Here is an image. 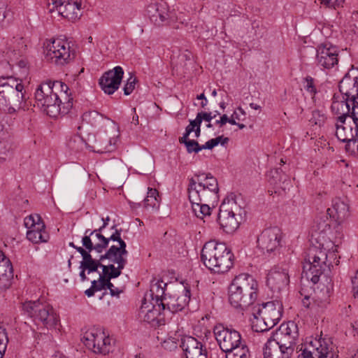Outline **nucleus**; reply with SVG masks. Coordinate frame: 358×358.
I'll return each instance as SVG.
<instances>
[{
  "mask_svg": "<svg viewBox=\"0 0 358 358\" xmlns=\"http://www.w3.org/2000/svg\"><path fill=\"white\" fill-rule=\"evenodd\" d=\"M345 358H358V346L353 345L348 348Z\"/></svg>",
  "mask_w": 358,
  "mask_h": 358,
  "instance_id": "obj_53",
  "label": "nucleus"
},
{
  "mask_svg": "<svg viewBox=\"0 0 358 358\" xmlns=\"http://www.w3.org/2000/svg\"><path fill=\"white\" fill-rule=\"evenodd\" d=\"M69 90V87L62 81L43 82L36 90L34 106L52 117L66 115L73 106V98Z\"/></svg>",
  "mask_w": 358,
  "mask_h": 358,
  "instance_id": "obj_1",
  "label": "nucleus"
},
{
  "mask_svg": "<svg viewBox=\"0 0 358 358\" xmlns=\"http://www.w3.org/2000/svg\"><path fill=\"white\" fill-rule=\"evenodd\" d=\"M167 284L162 280H157L155 282H152L150 286V300L149 301H153L155 299L158 300V303L162 302V299L165 295V288Z\"/></svg>",
  "mask_w": 358,
  "mask_h": 358,
  "instance_id": "obj_35",
  "label": "nucleus"
},
{
  "mask_svg": "<svg viewBox=\"0 0 358 358\" xmlns=\"http://www.w3.org/2000/svg\"><path fill=\"white\" fill-rule=\"evenodd\" d=\"M244 118H243L242 117H237V111H234L233 113V114L231 115V117H228V120L227 122H229V124H233V125H236L237 122H236V120H243Z\"/></svg>",
  "mask_w": 358,
  "mask_h": 358,
  "instance_id": "obj_59",
  "label": "nucleus"
},
{
  "mask_svg": "<svg viewBox=\"0 0 358 358\" xmlns=\"http://www.w3.org/2000/svg\"><path fill=\"white\" fill-rule=\"evenodd\" d=\"M304 87L310 93L313 92V80L310 76H307L304 80Z\"/></svg>",
  "mask_w": 358,
  "mask_h": 358,
  "instance_id": "obj_56",
  "label": "nucleus"
},
{
  "mask_svg": "<svg viewBox=\"0 0 358 358\" xmlns=\"http://www.w3.org/2000/svg\"><path fill=\"white\" fill-rule=\"evenodd\" d=\"M13 18V13L8 9L7 4L0 0V27H6Z\"/></svg>",
  "mask_w": 358,
  "mask_h": 358,
  "instance_id": "obj_37",
  "label": "nucleus"
},
{
  "mask_svg": "<svg viewBox=\"0 0 358 358\" xmlns=\"http://www.w3.org/2000/svg\"><path fill=\"white\" fill-rule=\"evenodd\" d=\"M13 276L11 263L3 252L0 250V292L10 287Z\"/></svg>",
  "mask_w": 358,
  "mask_h": 358,
  "instance_id": "obj_30",
  "label": "nucleus"
},
{
  "mask_svg": "<svg viewBox=\"0 0 358 358\" xmlns=\"http://www.w3.org/2000/svg\"><path fill=\"white\" fill-rule=\"evenodd\" d=\"M327 120L326 113L324 110H315V125L322 127Z\"/></svg>",
  "mask_w": 358,
  "mask_h": 358,
  "instance_id": "obj_46",
  "label": "nucleus"
},
{
  "mask_svg": "<svg viewBox=\"0 0 358 358\" xmlns=\"http://www.w3.org/2000/svg\"><path fill=\"white\" fill-rule=\"evenodd\" d=\"M302 273L301 277L300 294L303 296L302 308L297 316L303 322L309 323L312 321L311 303L313 301V262H311L310 249L303 255Z\"/></svg>",
  "mask_w": 358,
  "mask_h": 358,
  "instance_id": "obj_8",
  "label": "nucleus"
},
{
  "mask_svg": "<svg viewBox=\"0 0 358 358\" xmlns=\"http://www.w3.org/2000/svg\"><path fill=\"white\" fill-rule=\"evenodd\" d=\"M109 268L110 269L109 276H108L107 280L110 281V279L117 278L121 275V271L123 268H119V265L116 268L113 264H109Z\"/></svg>",
  "mask_w": 358,
  "mask_h": 358,
  "instance_id": "obj_51",
  "label": "nucleus"
},
{
  "mask_svg": "<svg viewBox=\"0 0 358 358\" xmlns=\"http://www.w3.org/2000/svg\"><path fill=\"white\" fill-rule=\"evenodd\" d=\"M82 244L85 248L79 249L83 257L81 266L90 271L96 269L99 263L94 259V257L103 255L108 246V239L101 234V229H87L82 238Z\"/></svg>",
  "mask_w": 358,
  "mask_h": 358,
  "instance_id": "obj_9",
  "label": "nucleus"
},
{
  "mask_svg": "<svg viewBox=\"0 0 358 358\" xmlns=\"http://www.w3.org/2000/svg\"><path fill=\"white\" fill-rule=\"evenodd\" d=\"M164 313L157 299H155L153 302L145 298L140 308L139 315L144 322L152 327H157L164 324V318L162 316Z\"/></svg>",
  "mask_w": 358,
  "mask_h": 358,
  "instance_id": "obj_21",
  "label": "nucleus"
},
{
  "mask_svg": "<svg viewBox=\"0 0 358 358\" xmlns=\"http://www.w3.org/2000/svg\"><path fill=\"white\" fill-rule=\"evenodd\" d=\"M352 289L355 297L358 298V271L352 279Z\"/></svg>",
  "mask_w": 358,
  "mask_h": 358,
  "instance_id": "obj_55",
  "label": "nucleus"
},
{
  "mask_svg": "<svg viewBox=\"0 0 358 358\" xmlns=\"http://www.w3.org/2000/svg\"><path fill=\"white\" fill-rule=\"evenodd\" d=\"M282 233L278 227L266 228L257 238V247L267 253L274 252L281 247Z\"/></svg>",
  "mask_w": 358,
  "mask_h": 358,
  "instance_id": "obj_20",
  "label": "nucleus"
},
{
  "mask_svg": "<svg viewBox=\"0 0 358 358\" xmlns=\"http://www.w3.org/2000/svg\"><path fill=\"white\" fill-rule=\"evenodd\" d=\"M268 181L271 185L285 190L289 187V178L280 168L271 169L268 174Z\"/></svg>",
  "mask_w": 358,
  "mask_h": 358,
  "instance_id": "obj_33",
  "label": "nucleus"
},
{
  "mask_svg": "<svg viewBox=\"0 0 358 358\" xmlns=\"http://www.w3.org/2000/svg\"><path fill=\"white\" fill-rule=\"evenodd\" d=\"M117 139L110 138L106 134H98L95 138L94 145H89L94 152L104 153L110 152L115 150Z\"/></svg>",
  "mask_w": 358,
  "mask_h": 358,
  "instance_id": "obj_31",
  "label": "nucleus"
},
{
  "mask_svg": "<svg viewBox=\"0 0 358 358\" xmlns=\"http://www.w3.org/2000/svg\"><path fill=\"white\" fill-rule=\"evenodd\" d=\"M283 313L281 301L273 300L252 306L251 313L256 320L255 331H264L273 328L280 320Z\"/></svg>",
  "mask_w": 358,
  "mask_h": 358,
  "instance_id": "obj_11",
  "label": "nucleus"
},
{
  "mask_svg": "<svg viewBox=\"0 0 358 358\" xmlns=\"http://www.w3.org/2000/svg\"><path fill=\"white\" fill-rule=\"evenodd\" d=\"M52 8L50 12L56 9L61 16L68 20H76L79 17L81 3L70 1L69 0H52Z\"/></svg>",
  "mask_w": 358,
  "mask_h": 358,
  "instance_id": "obj_25",
  "label": "nucleus"
},
{
  "mask_svg": "<svg viewBox=\"0 0 358 358\" xmlns=\"http://www.w3.org/2000/svg\"><path fill=\"white\" fill-rule=\"evenodd\" d=\"M320 222L315 229V264L317 263L320 268L327 259V252L333 248L334 243L327 237V232L330 231L329 217H333L338 222H342L349 215V206L345 200L336 198L332 201V208H327L326 213L320 210L319 213Z\"/></svg>",
  "mask_w": 358,
  "mask_h": 358,
  "instance_id": "obj_3",
  "label": "nucleus"
},
{
  "mask_svg": "<svg viewBox=\"0 0 358 358\" xmlns=\"http://www.w3.org/2000/svg\"><path fill=\"white\" fill-rule=\"evenodd\" d=\"M83 119L92 126L96 127L103 121V117L97 111L92 110L85 113L83 115Z\"/></svg>",
  "mask_w": 358,
  "mask_h": 358,
  "instance_id": "obj_40",
  "label": "nucleus"
},
{
  "mask_svg": "<svg viewBox=\"0 0 358 358\" xmlns=\"http://www.w3.org/2000/svg\"><path fill=\"white\" fill-rule=\"evenodd\" d=\"M118 243H119V246L118 247L117 246V249H118V250L122 255H124L125 256H127L128 254V251L126 249V248H127L126 243L122 239L120 241H118Z\"/></svg>",
  "mask_w": 358,
  "mask_h": 358,
  "instance_id": "obj_60",
  "label": "nucleus"
},
{
  "mask_svg": "<svg viewBox=\"0 0 358 358\" xmlns=\"http://www.w3.org/2000/svg\"><path fill=\"white\" fill-rule=\"evenodd\" d=\"M123 75L124 71L119 66L104 73L99 80V85L101 90L106 94H113L119 88Z\"/></svg>",
  "mask_w": 358,
  "mask_h": 358,
  "instance_id": "obj_24",
  "label": "nucleus"
},
{
  "mask_svg": "<svg viewBox=\"0 0 358 358\" xmlns=\"http://www.w3.org/2000/svg\"><path fill=\"white\" fill-rule=\"evenodd\" d=\"M24 226L28 229L27 238L33 243H46L50 236L45 226L38 214L30 215L24 218Z\"/></svg>",
  "mask_w": 358,
  "mask_h": 358,
  "instance_id": "obj_18",
  "label": "nucleus"
},
{
  "mask_svg": "<svg viewBox=\"0 0 358 358\" xmlns=\"http://www.w3.org/2000/svg\"><path fill=\"white\" fill-rule=\"evenodd\" d=\"M188 197L194 215L201 219L210 215L209 203L219 199L217 180L211 173H195L189 179Z\"/></svg>",
  "mask_w": 358,
  "mask_h": 358,
  "instance_id": "obj_2",
  "label": "nucleus"
},
{
  "mask_svg": "<svg viewBox=\"0 0 358 358\" xmlns=\"http://www.w3.org/2000/svg\"><path fill=\"white\" fill-rule=\"evenodd\" d=\"M346 150L352 153L358 152V138H355L352 140L348 141L345 142Z\"/></svg>",
  "mask_w": 358,
  "mask_h": 358,
  "instance_id": "obj_50",
  "label": "nucleus"
},
{
  "mask_svg": "<svg viewBox=\"0 0 358 358\" xmlns=\"http://www.w3.org/2000/svg\"><path fill=\"white\" fill-rule=\"evenodd\" d=\"M316 59L319 66L329 69L338 64V54L336 47L329 43H322L316 49Z\"/></svg>",
  "mask_w": 358,
  "mask_h": 358,
  "instance_id": "obj_23",
  "label": "nucleus"
},
{
  "mask_svg": "<svg viewBox=\"0 0 358 358\" xmlns=\"http://www.w3.org/2000/svg\"><path fill=\"white\" fill-rule=\"evenodd\" d=\"M11 146L8 141L0 140V164L3 163L9 157Z\"/></svg>",
  "mask_w": 358,
  "mask_h": 358,
  "instance_id": "obj_43",
  "label": "nucleus"
},
{
  "mask_svg": "<svg viewBox=\"0 0 358 358\" xmlns=\"http://www.w3.org/2000/svg\"><path fill=\"white\" fill-rule=\"evenodd\" d=\"M217 145V140H214V138H212V139L208 141L204 145H202L201 148H202V150H203V149L211 150Z\"/></svg>",
  "mask_w": 358,
  "mask_h": 358,
  "instance_id": "obj_57",
  "label": "nucleus"
},
{
  "mask_svg": "<svg viewBox=\"0 0 358 358\" xmlns=\"http://www.w3.org/2000/svg\"><path fill=\"white\" fill-rule=\"evenodd\" d=\"M299 338L298 325L293 321L282 323L264 348V358H291Z\"/></svg>",
  "mask_w": 358,
  "mask_h": 358,
  "instance_id": "obj_4",
  "label": "nucleus"
},
{
  "mask_svg": "<svg viewBox=\"0 0 358 358\" xmlns=\"http://www.w3.org/2000/svg\"><path fill=\"white\" fill-rule=\"evenodd\" d=\"M214 334L220 349L226 353L243 345L241 334L235 329L219 325L215 327Z\"/></svg>",
  "mask_w": 358,
  "mask_h": 358,
  "instance_id": "obj_17",
  "label": "nucleus"
},
{
  "mask_svg": "<svg viewBox=\"0 0 358 358\" xmlns=\"http://www.w3.org/2000/svg\"><path fill=\"white\" fill-rule=\"evenodd\" d=\"M336 124V136L338 140L343 142L358 138V117H356L355 111L352 112V117H350L348 122Z\"/></svg>",
  "mask_w": 358,
  "mask_h": 358,
  "instance_id": "obj_28",
  "label": "nucleus"
},
{
  "mask_svg": "<svg viewBox=\"0 0 358 358\" xmlns=\"http://www.w3.org/2000/svg\"><path fill=\"white\" fill-rule=\"evenodd\" d=\"M108 285L107 288L110 290V294L113 296H117L118 297L120 294L122 292V290H120L119 288L114 286V285L109 280H107Z\"/></svg>",
  "mask_w": 358,
  "mask_h": 358,
  "instance_id": "obj_52",
  "label": "nucleus"
},
{
  "mask_svg": "<svg viewBox=\"0 0 358 358\" xmlns=\"http://www.w3.org/2000/svg\"><path fill=\"white\" fill-rule=\"evenodd\" d=\"M190 290L187 287H181L180 289L169 295H165L160 304L164 312L176 313L182 310L189 303Z\"/></svg>",
  "mask_w": 358,
  "mask_h": 358,
  "instance_id": "obj_19",
  "label": "nucleus"
},
{
  "mask_svg": "<svg viewBox=\"0 0 358 358\" xmlns=\"http://www.w3.org/2000/svg\"><path fill=\"white\" fill-rule=\"evenodd\" d=\"M244 201L241 195L231 194L227 196L220 206L217 220L220 227L228 234L233 233L239 227L238 216L245 213Z\"/></svg>",
  "mask_w": 358,
  "mask_h": 358,
  "instance_id": "obj_10",
  "label": "nucleus"
},
{
  "mask_svg": "<svg viewBox=\"0 0 358 358\" xmlns=\"http://www.w3.org/2000/svg\"><path fill=\"white\" fill-rule=\"evenodd\" d=\"M85 345L96 354L107 355L114 348L115 341L100 329H91L83 336Z\"/></svg>",
  "mask_w": 358,
  "mask_h": 358,
  "instance_id": "obj_13",
  "label": "nucleus"
},
{
  "mask_svg": "<svg viewBox=\"0 0 358 358\" xmlns=\"http://www.w3.org/2000/svg\"><path fill=\"white\" fill-rule=\"evenodd\" d=\"M234 254L224 243L210 241L201 250V259L205 266L215 273L228 272L234 265Z\"/></svg>",
  "mask_w": 358,
  "mask_h": 358,
  "instance_id": "obj_6",
  "label": "nucleus"
},
{
  "mask_svg": "<svg viewBox=\"0 0 358 358\" xmlns=\"http://www.w3.org/2000/svg\"><path fill=\"white\" fill-rule=\"evenodd\" d=\"M99 288L98 290H101L105 289L108 285L107 278H103V277H99Z\"/></svg>",
  "mask_w": 358,
  "mask_h": 358,
  "instance_id": "obj_61",
  "label": "nucleus"
},
{
  "mask_svg": "<svg viewBox=\"0 0 358 358\" xmlns=\"http://www.w3.org/2000/svg\"><path fill=\"white\" fill-rule=\"evenodd\" d=\"M190 126L193 128L196 138H199L201 134V124H197L195 120H190Z\"/></svg>",
  "mask_w": 358,
  "mask_h": 358,
  "instance_id": "obj_54",
  "label": "nucleus"
},
{
  "mask_svg": "<svg viewBox=\"0 0 358 358\" xmlns=\"http://www.w3.org/2000/svg\"><path fill=\"white\" fill-rule=\"evenodd\" d=\"M228 120V116L226 114H224L221 117L220 120H216L215 124H219L220 127H222L226 123H227Z\"/></svg>",
  "mask_w": 358,
  "mask_h": 358,
  "instance_id": "obj_62",
  "label": "nucleus"
},
{
  "mask_svg": "<svg viewBox=\"0 0 358 358\" xmlns=\"http://www.w3.org/2000/svg\"><path fill=\"white\" fill-rule=\"evenodd\" d=\"M24 85L13 77L0 78V110L9 114L24 108Z\"/></svg>",
  "mask_w": 358,
  "mask_h": 358,
  "instance_id": "obj_7",
  "label": "nucleus"
},
{
  "mask_svg": "<svg viewBox=\"0 0 358 358\" xmlns=\"http://www.w3.org/2000/svg\"><path fill=\"white\" fill-rule=\"evenodd\" d=\"M289 282V276L285 268L275 267L268 273L266 283L273 292H280L286 288Z\"/></svg>",
  "mask_w": 358,
  "mask_h": 358,
  "instance_id": "obj_26",
  "label": "nucleus"
},
{
  "mask_svg": "<svg viewBox=\"0 0 358 358\" xmlns=\"http://www.w3.org/2000/svg\"><path fill=\"white\" fill-rule=\"evenodd\" d=\"M257 281L249 274L241 273L229 287V301L234 308L244 310L257 299Z\"/></svg>",
  "mask_w": 358,
  "mask_h": 358,
  "instance_id": "obj_5",
  "label": "nucleus"
},
{
  "mask_svg": "<svg viewBox=\"0 0 358 358\" xmlns=\"http://www.w3.org/2000/svg\"><path fill=\"white\" fill-rule=\"evenodd\" d=\"M96 260H98L99 265H97V267L96 269H92L89 270V268H85L83 266H81V262H80L79 268L80 270L79 276L80 278L81 282H85L88 280V278L87 277L86 272L87 274H90L91 273L96 272L98 271V268L101 267L102 268V273H99V277H103V278H107L108 276H109V273L110 271V269L109 268V264L108 265H104L101 262L103 261L102 259H100L99 257L95 256L94 259Z\"/></svg>",
  "mask_w": 358,
  "mask_h": 358,
  "instance_id": "obj_34",
  "label": "nucleus"
},
{
  "mask_svg": "<svg viewBox=\"0 0 358 358\" xmlns=\"http://www.w3.org/2000/svg\"><path fill=\"white\" fill-rule=\"evenodd\" d=\"M68 147L75 152H80L89 145L84 141V140L78 136H74L71 138L68 142Z\"/></svg>",
  "mask_w": 358,
  "mask_h": 358,
  "instance_id": "obj_42",
  "label": "nucleus"
},
{
  "mask_svg": "<svg viewBox=\"0 0 358 358\" xmlns=\"http://www.w3.org/2000/svg\"><path fill=\"white\" fill-rule=\"evenodd\" d=\"M22 310L24 314L32 318L36 324H41L48 329L55 327L58 322V317L53 308L39 300L22 303Z\"/></svg>",
  "mask_w": 358,
  "mask_h": 358,
  "instance_id": "obj_12",
  "label": "nucleus"
},
{
  "mask_svg": "<svg viewBox=\"0 0 358 358\" xmlns=\"http://www.w3.org/2000/svg\"><path fill=\"white\" fill-rule=\"evenodd\" d=\"M159 193L156 189L148 188L147 196L145 198L143 203L144 206L147 208H157L159 206Z\"/></svg>",
  "mask_w": 358,
  "mask_h": 358,
  "instance_id": "obj_38",
  "label": "nucleus"
},
{
  "mask_svg": "<svg viewBox=\"0 0 358 358\" xmlns=\"http://www.w3.org/2000/svg\"><path fill=\"white\" fill-rule=\"evenodd\" d=\"M315 304L325 307L329 303L333 283L329 273L315 271Z\"/></svg>",
  "mask_w": 358,
  "mask_h": 358,
  "instance_id": "obj_15",
  "label": "nucleus"
},
{
  "mask_svg": "<svg viewBox=\"0 0 358 358\" xmlns=\"http://www.w3.org/2000/svg\"><path fill=\"white\" fill-rule=\"evenodd\" d=\"M338 87L342 96L351 99L355 111L358 108V70L352 68L340 81Z\"/></svg>",
  "mask_w": 358,
  "mask_h": 358,
  "instance_id": "obj_16",
  "label": "nucleus"
},
{
  "mask_svg": "<svg viewBox=\"0 0 358 358\" xmlns=\"http://www.w3.org/2000/svg\"><path fill=\"white\" fill-rule=\"evenodd\" d=\"M320 338H315V358H327L329 353V341L322 337V333Z\"/></svg>",
  "mask_w": 358,
  "mask_h": 358,
  "instance_id": "obj_36",
  "label": "nucleus"
},
{
  "mask_svg": "<svg viewBox=\"0 0 358 358\" xmlns=\"http://www.w3.org/2000/svg\"><path fill=\"white\" fill-rule=\"evenodd\" d=\"M197 99H201V106L202 108H205L207 106L208 100H207V99L205 96V94L203 93L201 94L200 95H198L197 96Z\"/></svg>",
  "mask_w": 358,
  "mask_h": 358,
  "instance_id": "obj_63",
  "label": "nucleus"
},
{
  "mask_svg": "<svg viewBox=\"0 0 358 358\" xmlns=\"http://www.w3.org/2000/svg\"><path fill=\"white\" fill-rule=\"evenodd\" d=\"M137 82V80L135 77L131 76L127 81L126 85L124 87V94L125 95H129L132 93L134 90L135 89V85Z\"/></svg>",
  "mask_w": 358,
  "mask_h": 358,
  "instance_id": "obj_47",
  "label": "nucleus"
},
{
  "mask_svg": "<svg viewBox=\"0 0 358 358\" xmlns=\"http://www.w3.org/2000/svg\"><path fill=\"white\" fill-rule=\"evenodd\" d=\"M332 111L336 114L339 115L338 117V122L340 123H345L346 118L352 117V109L351 99H345L342 96L341 99L336 94L334 96V101L331 104Z\"/></svg>",
  "mask_w": 358,
  "mask_h": 358,
  "instance_id": "obj_29",
  "label": "nucleus"
},
{
  "mask_svg": "<svg viewBox=\"0 0 358 358\" xmlns=\"http://www.w3.org/2000/svg\"><path fill=\"white\" fill-rule=\"evenodd\" d=\"M193 131L192 127L190 126V124L185 128V132L183 134V138L189 139L188 137L189 134Z\"/></svg>",
  "mask_w": 358,
  "mask_h": 358,
  "instance_id": "obj_64",
  "label": "nucleus"
},
{
  "mask_svg": "<svg viewBox=\"0 0 358 358\" xmlns=\"http://www.w3.org/2000/svg\"><path fill=\"white\" fill-rule=\"evenodd\" d=\"M106 238L108 239V242L110 241H117V242L120 241V240H122L121 230L115 229V232L109 238Z\"/></svg>",
  "mask_w": 358,
  "mask_h": 358,
  "instance_id": "obj_58",
  "label": "nucleus"
},
{
  "mask_svg": "<svg viewBox=\"0 0 358 358\" xmlns=\"http://www.w3.org/2000/svg\"><path fill=\"white\" fill-rule=\"evenodd\" d=\"M228 353L227 358H250V357L248 347L243 344Z\"/></svg>",
  "mask_w": 358,
  "mask_h": 358,
  "instance_id": "obj_41",
  "label": "nucleus"
},
{
  "mask_svg": "<svg viewBox=\"0 0 358 358\" xmlns=\"http://www.w3.org/2000/svg\"><path fill=\"white\" fill-rule=\"evenodd\" d=\"M186 148L188 153L195 152L198 153L202 150L201 145L199 144L196 141L190 140L186 143Z\"/></svg>",
  "mask_w": 358,
  "mask_h": 358,
  "instance_id": "obj_48",
  "label": "nucleus"
},
{
  "mask_svg": "<svg viewBox=\"0 0 358 358\" xmlns=\"http://www.w3.org/2000/svg\"><path fill=\"white\" fill-rule=\"evenodd\" d=\"M8 343V338L6 329L0 326V358H3Z\"/></svg>",
  "mask_w": 358,
  "mask_h": 358,
  "instance_id": "obj_44",
  "label": "nucleus"
},
{
  "mask_svg": "<svg viewBox=\"0 0 358 358\" xmlns=\"http://www.w3.org/2000/svg\"><path fill=\"white\" fill-rule=\"evenodd\" d=\"M215 117V115H212V113L201 112L197 113L195 120L197 124H201L202 120L210 122Z\"/></svg>",
  "mask_w": 358,
  "mask_h": 358,
  "instance_id": "obj_49",
  "label": "nucleus"
},
{
  "mask_svg": "<svg viewBox=\"0 0 358 358\" xmlns=\"http://www.w3.org/2000/svg\"><path fill=\"white\" fill-rule=\"evenodd\" d=\"M313 347V341L310 338V341H306L305 343H301L298 348L299 352L297 358H313V350L310 349Z\"/></svg>",
  "mask_w": 358,
  "mask_h": 358,
  "instance_id": "obj_39",
  "label": "nucleus"
},
{
  "mask_svg": "<svg viewBox=\"0 0 358 358\" xmlns=\"http://www.w3.org/2000/svg\"><path fill=\"white\" fill-rule=\"evenodd\" d=\"M96 257L103 260L108 259L113 264H117L119 265V268H124L127 263L126 256L122 255L118 249H117L116 245L110 246L104 254L96 255Z\"/></svg>",
  "mask_w": 358,
  "mask_h": 358,
  "instance_id": "obj_32",
  "label": "nucleus"
},
{
  "mask_svg": "<svg viewBox=\"0 0 358 358\" xmlns=\"http://www.w3.org/2000/svg\"><path fill=\"white\" fill-rule=\"evenodd\" d=\"M45 55L51 62L64 65L73 59L75 51L71 49L69 42L58 38L48 44Z\"/></svg>",
  "mask_w": 358,
  "mask_h": 358,
  "instance_id": "obj_14",
  "label": "nucleus"
},
{
  "mask_svg": "<svg viewBox=\"0 0 358 358\" xmlns=\"http://www.w3.org/2000/svg\"><path fill=\"white\" fill-rule=\"evenodd\" d=\"M180 346L184 351L185 358H207L206 347L194 337L183 338Z\"/></svg>",
  "mask_w": 358,
  "mask_h": 358,
  "instance_id": "obj_27",
  "label": "nucleus"
},
{
  "mask_svg": "<svg viewBox=\"0 0 358 358\" xmlns=\"http://www.w3.org/2000/svg\"><path fill=\"white\" fill-rule=\"evenodd\" d=\"M147 13L150 21L157 27L169 24L173 20V13L169 11L167 3L164 1L150 4Z\"/></svg>",
  "mask_w": 358,
  "mask_h": 358,
  "instance_id": "obj_22",
  "label": "nucleus"
},
{
  "mask_svg": "<svg viewBox=\"0 0 358 358\" xmlns=\"http://www.w3.org/2000/svg\"><path fill=\"white\" fill-rule=\"evenodd\" d=\"M329 199V196L326 192H319L315 198V203L317 202V205H320L321 208H326Z\"/></svg>",
  "mask_w": 358,
  "mask_h": 358,
  "instance_id": "obj_45",
  "label": "nucleus"
}]
</instances>
